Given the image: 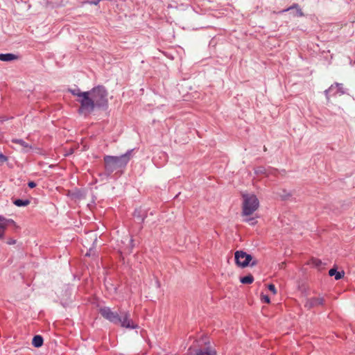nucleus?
Wrapping results in <instances>:
<instances>
[{
	"label": "nucleus",
	"instance_id": "nucleus-18",
	"mask_svg": "<svg viewBox=\"0 0 355 355\" xmlns=\"http://www.w3.org/2000/svg\"><path fill=\"white\" fill-rule=\"evenodd\" d=\"M243 221L248 223L251 225H254L257 223V221L254 220L252 218H246L243 220Z\"/></svg>",
	"mask_w": 355,
	"mask_h": 355
},
{
	"label": "nucleus",
	"instance_id": "nucleus-2",
	"mask_svg": "<svg viewBox=\"0 0 355 355\" xmlns=\"http://www.w3.org/2000/svg\"><path fill=\"white\" fill-rule=\"evenodd\" d=\"M99 313L105 319L114 324H120L121 327L127 329H137L138 325L130 318V314L128 311H120L118 313L108 306L100 308Z\"/></svg>",
	"mask_w": 355,
	"mask_h": 355
},
{
	"label": "nucleus",
	"instance_id": "nucleus-12",
	"mask_svg": "<svg viewBox=\"0 0 355 355\" xmlns=\"http://www.w3.org/2000/svg\"><path fill=\"white\" fill-rule=\"evenodd\" d=\"M292 9H295L296 10V15L297 17H302V16H304V13L302 11V9L299 7L298 4H294L292 6L288 8L287 9L282 10V12L288 11V10H292Z\"/></svg>",
	"mask_w": 355,
	"mask_h": 355
},
{
	"label": "nucleus",
	"instance_id": "nucleus-3",
	"mask_svg": "<svg viewBox=\"0 0 355 355\" xmlns=\"http://www.w3.org/2000/svg\"><path fill=\"white\" fill-rule=\"evenodd\" d=\"M132 150L121 156L106 155L104 157L105 169L108 174L118 168H124L132 157Z\"/></svg>",
	"mask_w": 355,
	"mask_h": 355
},
{
	"label": "nucleus",
	"instance_id": "nucleus-6",
	"mask_svg": "<svg viewBox=\"0 0 355 355\" xmlns=\"http://www.w3.org/2000/svg\"><path fill=\"white\" fill-rule=\"evenodd\" d=\"M324 302V300L322 297H312L306 300L304 306L308 309H311L319 306H322Z\"/></svg>",
	"mask_w": 355,
	"mask_h": 355
},
{
	"label": "nucleus",
	"instance_id": "nucleus-13",
	"mask_svg": "<svg viewBox=\"0 0 355 355\" xmlns=\"http://www.w3.org/2000/svg\"><path fill=\"white\" fill-rule=\"evenodd\" d=\"M240 281L242 284H250L253 282L254 277L252 275H249L241 277Z\"/></svg>",
	"mask_w": 355,
	"mask_h": 355
},
{
	"label": "nucleus",
	"instance_id": "nucleus-11",
	"mask_svg": "<svg viewBox=\"0 0 355 355\" xmlns=\"http://www.w3.org/2000/svg\"><path fill=\"white\" fill-rule=\"evenodd\" d=\"M32 344L35 347H40L43 344V338L41 336H35L32 340Z\"/></svg>",
	"mask_w": 355,
	"mask_h": 355
},
{
	"label": "nucleus",
	"instance_id": "nucleus-21",
	"mask_svg": "<svg viewBox=\"0 0 355 355\" xmlns=\"http://www.w3.org/2000/svg\"><path fill=\"white\" fill-rule=\"evenodd\" d=\"M28 187H29L30 188H31V189H32V188H34V187H36V184H35L34 182H29L28 183Z\"/></svg>",
	"mask_w": 355,
	"mask_h": 355
},
{
	"label": "nucleus",
	"instance_id": "nucleus-7",
	"mask_svg": "<svg viewBox=\"0 0 355 355\" xmlns=\"http://www.w3.org/2000/svg\"><path fill=\"white\" fill-rule=\"evenodd\" d=\"M191 355H218V354L214 347L209 345L197 349L193 354L191 353Z\"/></svg>",
	"mask_w": 355,
	"mask_h": 355
},
{
	"label": "nucleus",
	"instance_id": "nucleus-23",
	"mask_svg": "<svg viewBox=\"0 0 355 355\" xmlns=\"http://www.w3.org/2000/svg\"><path fill=\"white\" fill-rule=\"evenodd\" d=\"M98 1H99L98 0V1H94V4H96V5H97V4H98Z\"/></svg>",
	"mask_w": 355,
	"mask_h": 355
},
{
	"label": "nucleus",
	"instance_id": "nucleus-16",
	"mask_svg": "<svg viewBox=\"0 0 355 355\" xmlns=\"http://www.w3.org/2000/svg\"><path fill=\"white\" fill-rule=\"evenodd\" d=\"M12 141L15 142V143L19 144V145H21L24 148H29L28 145L25 141H24L21 140V139H15V140H13Z\"/></svg>",
	"mask_w": 355,
	"mask_h": 355
},
{
	"label": "nucleus",
	"instance_id": "nucleus-8",
	"mask_svg": "<svg viewBox=\"0 0 355 355\" xmlns=\"http://www.w3.org/2000/svg\"><path fill=\"white\" fill-rule=\"evenodd\" d=\"M9 223H13V220H8L0 216V239H3L6 228Z\"/></svg>",
	"mask_w": 355,
	"mask_h": 355
},
{
	"label": "nucleus",
	"instance_id": "nucleus-19",
	"mask_svg": "<svg viewBox=\"0 0 355 355\" xmlns=\"http://www.w3.org/2000/svg\"><path fill=\"white\" fill-rule=\"evenodd\" d=\"M268 290L272 292L274 295L277 293V290L274 284H270L268 285Z\"/></svg>",
	"mask_w": 355,
	"mask_h": 355
},
{
	"label": "nucleus",
	"instance_id": "nucleus-14",
	"mask_svg": "<svg viewBox=\"0 0 355 355\" xmlns=\"http://www.w3.org/2000/svg\"><path fill=\"white\" fill-rule=\"evenodd\" d=\"M30 203V201L28 200H21L17 199L14 201V204L17 205V207H21V206H27Z\"/></svg>",
	"mask_w": 355,
	"mask_h": 355
},
{
	"label": "nucleus",
	"instance_id": "nucleus-15",
	"mask_svg": "<svg viewBox=\"0 0 355 355\" xmlns=\"http://www.w3.org/2000/svg\"><path fill=\"white\" fill-rule=\"evenodd\" d=\"M309 264L318 268L322 265V261L318 259L311 258L309 261Z\"/></svg>",
	"mask_w": 355,
	"mask_h": 355
},
{
	"label": "nucleus",
	"instance_id": "nucleus-9",
	"mask_svg": "<svg viewBox=\"0 0 355 355\" xmlns=\"http://www.w3.org/2000/svg\"><path fill=\"white\" fill-rule=\"evenodd\" d=\"M329 275L331 277L335 276V279L336 280H338V279H340L341 278H343L344 277L345 272H344V271L338 272L336 270V269L331 268L329 271Z\"/></svg>",
	"mask_w": 355,
	"mask_h": 355
},
{
	"label": "nucleus",
	"instance_id": "nucleus-24",
	"mask_svg": "<svg viewBox=\"0 0 355 355\" xmlns=\"http://www.w3.org/2000/svg\"><path fill=\"white\" fill-rule=\"evenodd\" d=\"M130 243H132V242H133V240L131 239L130 240Z\"/></svg>",
	"mask_w": 355,
	"mask_h": 355
},
{
	"label": "nucleus",
	"instance_id": "nucleus-20",
	"mask_svg": "<svg viewBox=\"0 0 355 355\" xmlns=\"http://www.w3.org/2000/svg\"><path fill=\"white\" fill-rule=\"evenodd\" d=\"M7 160V157L4 156L3 154L0 153V164H3Z\"/></svg>",
	"mask_w": 355,
	"mask_h": 355
},
{
	"label": "nucleus",
	"instance_id": "nucleus-10",
	"mask_svg": "<svg viewBox=\"0 0 355 355\" xmlns=\"http://www.w3.org/2000/svg\"><path fill=\"white\" fill-rule=\"evenodd\" d=\"M17 56L12 53H6V54H0V60L8 62L16 60Z\"/></svg>",
	"mask_w": 355,
	"mask_h": 355
},
{
	"label": "nucleus",
	"instance_id": "nucleus-1",
	"mask_svg": "<svg viewBox=\"0 0 355 355\" xmlns=\"http://www.w3.org/2000/svg\"><path fill=\"white\" fill-rule=\"evenodd\" d=\"M76 96L80 103L78 112L85 115L89 114L96 110H106L108 107V92L104 86L98 85L87 92L80 89L70 90Z\"/></svg>",
	"mask_w": 355,
	"mask_h": 355
},
{
	"label": "nucleus",
	"instance_id": "nucleus-4",
	"mask_svg": "<svg viewBox=\"0 0 355 355\" xmlns=\"http://www.w3.org/2000/svg\"><path fill=\"white\" fill-rule=\"evenodd\" d=\"M242 211L243 217H248L253 214L259 207V200L253 193H242Z\"/></svg>",
	"mask_w": 355,
	"mask_h": 355
},
{
	"label": "nucleus",
	"instance_id": "nucleus-17",
	"mask_svg": "<svg viewBox=\"0 0 355 355\" xmlns=\"http://www.w3.org/2000/svg\"><path fill=\"white\" fill-rule=\"evenodd\" d=\"M261 300L262 302L267 304H269L270 302V297L268 295L263 294H261Z\"/></svg>",
	"mask_w": 355,
	"mask_h": 355
},
{
	"label": "nucleus",
	"instance_id": "nucleus-22",
	"mask_svg": "<svg viewBox=\"0 0 355 355\" xmlns=\"http://www.w3.org/2000/svg\"><path fill=\"white\" fill-rule=\"evenodd\" d=\"M8 243L9 245L14 244V243H15V240H10V241H8Z\"/></svg>",
	"mask_w": 355,
	"mask_h": 355
},
{
	"label": "nucleus",
	"instance_id": "nucleus-5",
	"mask_svg": "<svg viewBox=\"0 0 355 355\" xmlns=\"http://www.w3.org/2000/svg\"><path fill=\"white\" fill-rule=\"evenodd\" d=\"M234 258L236 263L241 268H245L249 266L250 261H252L250 264L251 266H254L258 263V261L257 259L253 260L250 254H248L241 250L236 251L235 252Z\"/></svg>",
	"mask_w": 355,
	"mask_h": 355
}]
</instances>
